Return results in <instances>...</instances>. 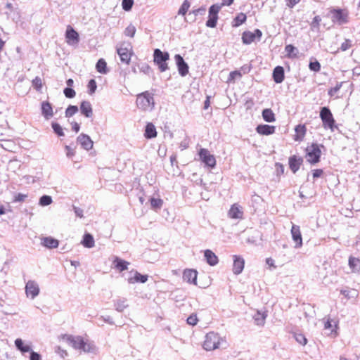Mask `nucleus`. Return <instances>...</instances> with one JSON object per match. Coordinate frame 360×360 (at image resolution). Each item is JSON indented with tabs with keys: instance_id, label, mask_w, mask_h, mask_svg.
Returning <instances> with one entry per match:
<instances>
[{
	"instance_id": "53",
	"label": "nucleus",
	"mask_w": 360,
	"mask_h": 360,
	"mask_svg": "<svg viewBox=\"0 0 360 360\" xmlns=\"http://www.w3.org/2000/svg\"><path fill=\"white\" fill-rule=\"evenodd\" d=\"M198 321V319L195 314H191L187 319V323L191 326H195Z\"/></svg>"
},
{
	"instance_id": "55",
	"label": "nucleus",
	"mask_w": 360,
	"mask_h": 360,
	"mask_svg": "<svg viewBox=\"0 0 360 360\" xmlns=\"http://www.w3.org/2000/svg\"><path fill=\"white\" fill-rule=\"evenodd\" d=\"M65 149L66 151V156L69 158L73 157L75 155V148L70 146H65Z\"/></svg>"
},
{
	"instance_id": "4",
	"label": "nucleus",
	"mask_w": 360,
	"mask_h": 360,
	"mask_svg": "<svg viewBox=\"0 0 360 360\" xmlns=\"http://www.w3.org/2000/svg\"><path fill=\"white\" fill-rule=\"evenodd\" d=\"M320 117L325 129H329L331 131H334L335 128V120L330 109L327 107H323L320 111Z\"/></svg>"
},
{
	"instance_id": "38",
	"label": "nucleus",
	"mask_w": 360,
	"mask_h": 360,
	"mask_svg": "<svg viewBox=\"0 0 360 360\" xmlns=\"http://www.w3.org/2000/svg\"><path fill=\"white\" fill-rule=\"evenodd\" d=\"M96 70L101 74L107 73L106 62L103 59H99L96 65Z\"/></svg>"
},
{
	"instance_id": "50",
	"label": "nucleus",
	"mask_w": 360,
	"mask_h": 360,
	"mask_svg": "<svg viewBox=\"0 0 360 360\" xmlns=\"http://www.w3.org/2000/svg\"><path fill=\"white\" fill-rule=\"evenodd\" d=\"M55 352L58 354L61 358H65L68 356V353L66 349L62 348L60 346H57L55 348Z\"/></svg>"
},
{
	"instance_id": "33",
	"label": "nucleus",
	"mask_w": 360,
	"mask_h": 360,
	"mask_svg": "<svg viewBox=\"0 0 360 360\" xmlns=\"http://www.w3.org/2000/svg\"><path fill=\"white\" fill-rule=\"evenodd\" d=\"M113 264L115 265V267L116 269H117L120 271H122L128 269L129 262L121 259L119 257H115V259L113 261Z\"/></svg>"
},
{
	"instance_id": "3",
	"label": "nucleus",
	"mask_w": 360,
	"mask_h": 360,
	"mask_svg": "<svg viewBox=\"0 0 360 360\" xmlns=\"http://www.w3.org/2000/svg\"><path fill=\"white\" fill-rule=\"evenodd\" d=\"M154 63L158 66L160 72H165L168 70L167 60L169 59V54L167 52H163L156 49L153 53Z\"/></svg>"
},
{
	"instance_id": "5",
	"label": "nucleus",
	"mask_w": 360,
	"mask_h": 360,
	"mask_svg": "<svg viewBox=\"0 0 360 360\" xmlns=\"http://www.w3.org/2000/svg\"><path fill=\"white\" fill-rule=\"evenodd\" d=\"M117 53L122 62L129 64L133 53L131 44L122 42L117 47Z\"/></svg>"
},
{
	"instance_id": "57",
	"label": "nucleus",
	"mask_w": 360,
	"mask_h": 360,
	"mask_svg": "<svg viewBox=\"0 0 360 360\" xmlns=\"http://www.w3.org/2000/svg\"><path fill=\"white\" fill-rule=\"evenodd\" d=\"M295 50H296V49L292 45L290 44L287 45L285 48V51L287 53V55L290 57L295 55L293 53Z\"/></svg>"
},
{
	"instance_id": "56",
	"label": "nucleus",
	"mask_w": 360,
	"mask_h": 360,
	"mask_svg": "<svg viewBox=\"0 0 360 360\" xmlns=\"http://www.w3.org/2000/svg\"><path fill=\"white\" fill-rule=\"evenodd\" d=\"M309 69L312 71L319 72L321 69V65L318 61L310 62Z\"/></svg>"
},
{
	"instance_id": "63",
	"label": "nucleus",
	"mask_w": 360,
	"mask_h": 360,
	"mask_svg": "<svg viewBox=\"0 0 360 360\" xmlns=\"http://www.w3.org/2000/svg\"><path fill=\"white\" fill-rule=\"evenodd\" d=\"M141 71H142L143 72H144L145 74H150V68L148 65L147 64H145V65H143L141 68Z\"/></svg>"
},
{
	"instance_id": "52",
	"label": "nucleus",
	"mask_w": 360,
	"mask_h": 360,
	"mask_svg": "<svg viewBox=\"0 0 360 360\" xmlns=\"http://www.w3.org/2000/svg\"><path fill=\"white\" fill-rule=\"evenodd\" d=\"M97 85L94 79H91L88 84L89 94L92 95L96 90Z\"/></svg>"
},
{
	"instance_id": "45",
	"label": "nucleus",
	"mask_w": 360,
	"mask_h": 360,
	"mask_svg": "<svg viewBox=\"0 0 360 360\" xmlns=\"http://www.w3.org/2000/svg\"><path fill=\"white\" fill-rule=\"evenodd\" d=\"M235 24L233 26L238 27L246 20L245 14L240 13L235 18Z\"/></svg>"
},
{
	"instance_id": "2",
	"label": "nucleus",
	"mask_w": 360,
	"mask_h": 360,
	"mask_svg": "<svg viewBox=\"0 0 360 360\" xmlns=\"http://www.w3.org/2000/svg\"><path fill=\"white\" fill-rule=\"evenodd\" d=\"M226 344V340L218 333L210 332L205 336L202 347L206 351H213L219 349Z\"/></svg>"
},
{
	"instance_id": "28",
	"label": "nucleus",
	"mask_w": 360,
	"mask_h": 360,
	"mask_svg": "<svg viewBox=\"0 0 360 360\" xmlns=\"http://www.w3.org/2000/svg\"><path fill=\"white\" fill-rule=\"evenodd\" d=\"M302 163V159L296 156H292L289 158V167L293 173H295Z\"/></svg>"
},
{
	"instance_id": "39",
	"label": "nucleus",
	"mask_w": 360,
	"mask_h": 360,
	"mask_svg": "<svg viewBox=\"0 0 360 360\" xmlns=\"http://www.w3.org/2000/svg\"><path fill=\"white\" fill-rule=\"evenodd\" d=\"M342 85V82L338 83L333 88H331L328 90V95L330 97H335L336 98H338V96L337 95L340 89H341Z\"/></svg>"
},
{
	"instance_id": "36",
	"label": "nucleus",
	"mask_w": 360,
	"mask_h": 360,
	"mask_svg": "<svg viewBox=\"0 0 360 360\" xmlns=\"http://www.w3.org/2000/svg\"><path fill=\"white\" fill-rule=\"evenodd\" d=\"M262 117L267 122L275 121V115L271 109L266 108L262 111Z\"/></svg>"
},
{
	"instance_id": "60",
	"label": "nucleus",
	"mask_w": 360,
	"mask_h": 360,
	"mask_svg": "<svg viewBox=\"0 0 360 360\" xmlns=\"http://www.w3.org/2000/svg\"><path fill=\"white\" fill-rule=\"evenodd\" d=\"M32 84L37 89H40L41 87V80L38 77L33 79Z\"/></svg>"
},
{
	"instance_id": "32",
	"label": "nucleus",
	"mask_w": 360,
	"mask_h": 360,
	"mask_svg": "<svg viewBox=\"0 0 360 360\" xmlns=\"http://www.w3.org/2000/svg\"><path fill=\"white\" fill-rule=\"evenodd\" d=\"M144 136L147 139H153L157 136L156 129L153 124H147L145 129Z\"/></svg>"
},
{
	"instance_id": "61",
	"label": "nucleus",
	"mask_w": 360,
	"mask_h": 360,
	"mask_svg": "<svg viewBox=\"0 0 360 360\" xmlns=\"http://www.w3.org/2000/svg\"><path fill=\"white\" fill-rule=\"evenodd\" d=\"M30 360H41V356L38 353L34 352L32 350L30 352Z\"/></svg>"
},
{
	"instance_id": "23",
	"label": "nucleus",
	"mask_w": 360,
	"mask_h": 360,
	"mask_svg": "<svg viewBox=\"0 0 360 360\" xmlns=\"http://www.w3.org/2000/svg\"><path fill=\"white\" fill-rule=\"evenodd\" d=\"M295 135L294 136V140L295 141H302L306 134L307 127L304 124H299L295 128Z\"/></svg>"
},
{
	"instance_id": "31",
	"label": "nucleus",
	"mask_w": 360,
	"mask_h": 360,
	"mask_svg": "<svg viewBox=\"0 0 360 360\" xmlns=\"http://www.w3.org/2000/svg\"><path fill=\"white\" fill-rule=\"evenodd\" d=\"M58 240L51 237H44L41 239V245L48 248H56Z\"/></svg>"
},
{
	"instance_id": "22",
	"label": "nucleus",
	"mask_w": 360,
	"mask_h": 360,
	"mask_svg": "<svg viewBox=\"0 0 360 360\" xmlns=\"http://www.w3.org/2000/svg\"><path fill=\"white\" fill-rule=\"evenodd\" d=\"M41 114L46 120L51 119L53 115V111L51 103L44 101L41 103Z\"/></svg>"
},
{
	"instance_id": "6",
	"label": "nucleus",
	"mask_w": 360,
	"mask_h": 360,
	"mask_svg": "<svg viewBox=\"0 0 360 360\" xmlns=\"http://www.w3.org/2000/svg\"><path fill=\"white\" fill-rule=\"evenodd\" d=\"M137 106L142 110H148L153 105V97L148 91L139 94L136 99Z\"/></svg>"
},
{
	"instance_id": "21",
	"label": "nucleus",
	"mask_w": 360,
	"mask_h": 360,
	"mask_svg": "<svg viewBox=\"0 0 360 360\" xmlns=\"http://www.w3.org/2000/svg\"><path fill=\"white\" fill-rule=\"evenodd\" d=\"M15 345L22 354L32 351L31 344L30 342H25L20 338H17L15 340Z\"/></svg>"
},
{
	"instance_id": "18",
	"label": "nucleus",
	"mask_w": 360,
	"mask_h": 360,
	"mask_svg": "<svg viewBox=\"0 0 360 360\" xmlns=\"http://www.w3.org/2000/svg\"><path fill=\"white\" fill-rule=\"evenodd\" d=\"M77 141L86 150H89L93 148L94 142L91 138L84 134H81L77 138Z\"/></svg>"
},
{
	"instance_id": "15",
	"label": "nucleus",
	"mask_w": 360,
	"mask_h": 360,
	"mask_svg": "<svg viewBox=\"0 0 360 360\" xmlns=\"http://www.w3.org/2000/svg\"><path fill=\"white\" fill-rule=\"evenodd\" d=\"M174 60L181 76L185 77L188 73V65L179 54L174 56Z\"/></svg>"
},
{
	"instance_id": "12",
	"label": "nucleus",
	"mask_w": 360,
	"mask_h": 360,
	"mask_svg": "<svg viewBox=\"0 0 360 360\" xmlns=\"http://www.w3.org/2000/svg\"><path fill=\"white\" fill-rule=\"evenodd\" d=\"M324 324V329L328 330V335L335 337L337 335L338 321L327 317L323 320Z\"/></svg>"
},
{
	"instance_id": "25",
	"label": "nucleus",
	"mask_w": 360,
	"mask_h": 360,
	"mask_svg": "<svg viewBox=\"0 0 360 360\" xmlns=\"http://www.w3.org/2000/svg\"><path fill=\"white\" fill-rule=\"evenodd\" d=\"M266 316L267 314L265 311H257L253 315V319L256 325L263 326L265 323Z\"/></svg>"
},
{
	"instance_id": "34",
	"label": "nucleus",
	"mask_w": 360,
	"mask_h": 360,
	"mask_svg": "<svg viewBox=\"0 0 360 360\" xmlns=\"http://www.w3.org/2000/svg\"><path fill=\"white\" fill-rule=\"evenodd\" d=\"M129 306L128 302L126 299H117L115 301V309L120 312L123 311Z\"/></svg>"
},
{
	"instance_id": "11",
	"label": "nucleus",
	"mask_w": 360,
	"mask_h": 360,
	"mask_svg": "<svg viewBox=\"0 0 360 360\" xmlns=\"http://www.w3.org/2000/svg\"><path fill=\"white\" fill-rule=\"evenodd\" d=\"M199 156L200 160L208 167L212 168L214 167L216 165V160L213 155L210 154V151L205 148H201L199 151Z\"/></svg>"
},
{
	"instance_id": "44",
	"label": "nucleus",
	"mask_w": 360,
	"mask_h": 360,
	"mask_svg": "<svg viewBox=\"0 0 360 360\" xmlns=\"http://www.w3.org/2000/svg\"><path fill=\"white\" fill-rule=\"evenodd\" d=\"M295 340L300 345L304 346L307 343V340L305 336L301 333H295L294 335Z\"/></svg>"
},
{
	"instance_id": "58",
	"label": "nucleus",
	"mask_w": 360,
	"mask_h": 360,
	"mask_svg": "<svg viewBox=\"0 0 360 360\" xmlns=\"http://www.w3.org/2000/svg\"><path fill=\"white\" fill-rule=\"evenodd\" d=\"M352 46L351 41L349 39H346L342 44H341V50L342 51H347L348 49H349Z\"/></svg>"
},
{
	"instance_id": "37",
	"label": "nucleus",
	"mask_w": 360,
	"mask_h": 360,
	"mask_svg": "<svg viewBox=\"0 0 360 360\" xmlns=\"http://www.w3.org/2000/svg\"><path fill=\"white\" fill-rule=\"evenodd\" d=\"M150 202L151 208L155 210H160L163 205V200L160 198H151Z\"/></svg>"
},
{
	"instance_id": "42",
	"label": "nucleus",
	"mask_w": 360,
	"mask_h": 360,
	"mask_svg": "<svg viewBox=\"0 0 360 360\" xmlns=\"http://www.w3.org/2000/svg\"><path fill=\"white\" fill-rule=\"evenodd\" d=\"M136 27L133 25L130 24L128 25L125 30H124V34L127 37H134L136 33Z\"/></svg>"
},
{
	"instance_id": "40",
	"label": "nucleus",
	"mask_w": 360,
	"mask_h": 360,
	"mask_svg": "<svg viewBox=\"0 0 360 360\" xmlns=\"http://www.w3.org/2000/svg\"><path fill=\"white\" fill-rule=\"evenodd\" d=\"M190 8V3L188 0H185L183 4H181L179 11H178V14L179 15H184L186 12L188 11Z\"/></svg>"
},
{
	"instance_id": "29",
	"label": "nucleus",
	"mask_w": 360,
	"mask_h": 360,
	"mask_svg": "<svg viewBox=\"0 0 360 360\" xmlns=\"http://www.w3.org/2000/svg\"><path fill=\"white\" fill-rule=\"evenodd\" d=\"M348 264L352 273L360 271V259L354 257H349Z\"/></svg>"
},
{
	"instance_id": "41",
	"label": "nucleus",
	"mask_w": 360,
	"mask_h": 360,
	"mask_svg": "<svg viewBox=\"0 0 360 360\" xmlns=\"http://www.w3.org/2000/svg\"><path fill=\"white\" fill-rule=\"evenodd\" d=\"M52 203V198L49 195H43L40 198L39 204L41 206H47Z\"/></svg>"
},
{
	"instance_id": "27",
	"label": "nucleus",
	"mask_w": 360,
	"mask_h": 360,
	"mask_svg": "<svg viewBox=\"0 0 360 360\" xmlns=\"http://www.w3.org/2000/svg\"><path fill=\"white\" fill-rule=\"evenodd\" d=\"M80 111L86 117H91L93 115V110L90 102L82 101L80 105Z\"/></svg>"
},
{
	"instance_id": "26",
	"label": "nucleus",
	"mask_w": 360,
	"mask_h": 360,
	"mask_svg": "<svg viewBox=\"0 0 360 360\" xmlns=\"http://www.w3.org/2000/svg\"><path fill=\"white\" fill-rule=\"evenodd\" d=\"M258 134L262 135H270L275 132V127L267 124H260L256 128Z\"/></svg>"
},
{
	"instance_id": "20",
	"label": "nucleus",
	"mask_w": 360,
	"mask_h": 360,
	"mask_svg": "<svg viewBox=\"0 0 360 360\" xmlns=\"http://www.w3.org/2000/svg\"><path fill=\"white\" fill-rule=\"evenodd\" d=\"M228 215L231 219H240L243 218V211L241 206H240L238 204H233L229 212Z\"/></svg>"
},
{
	"instance_id": "43",
	"label": "nucleus",
	"mask_w": 360,
	"mask_h": 360,
	"mask_svg": "<svg viewBox=\"0 0 360 360\" xmlns=\"http://www.w3.org/2000/svg\"><path fill=\"white\" fill-rule=\"evenodd\" d=\"M51 125H52V128H53L54 132L58 136H64L63 129L58 123L53 122Z\"/></svg>"
},
{
	"instance_id": "16",
	"label": "nucleus",
	"mask_w": 360,
	"mask_h": 360,
	"mask_svg": "<svg viewBox=\"0 0 360 360\" xmlns=\"http://www.w3.org/2000/svg\"><path fill=\"white\" fill-rule=\"evenodd\" d=\"M198 271L195 269H187L183 272V280L188 283L197 285Z\"/></svg>"
},
{
	"instance_id": "46",
	"label": "nucleus",
	"mask_w": 360,
	"mask_h": 360,
	"mask_svg": "<svg viewBox=\"0 0 360 360\" xmlns=\"http://www.w3.org/2000/svg\"><path fill=\"white\" fill-rule=\"evenodd\" d=\"M217 19H218V16L209 15V18L206 22V25L207 27H212V28L215 27L217 25Z\"/></svg>"
},
{
	"instance_id": "30",
	"label": "nucleus",
	"mask_w": 360,
	"mask_h": 360,
	"mask_svg": "<svg viewBox=\"0 0 360 360\" xmlns=\"http://www.w3.org/2000/svg\"><path fill=\"white\" fill-rule=\"evenodd\" d=\"M274 80L276 83H281L284 79V70L281 66H277L273 72Z\"/></svg>"
},
{
	"instance_id": "17",
	"label": "nucleus",
	"mask_w": 360,
	"mask_h": 360,
	"mask_svg": "<svg viewBox=\"0 0 360 360\" xmlns=\"http://www.w3.org/2000/svg\"><path fill=\"white\" fill-rule=\"evenodd\" d=\"M291 235L293 241L295 243V248H300L302 246V238L299 226L292 225L291 228Z\"/></svg>"
},
{
	"instance_id": "48",
	"label": "nucleus",
	"mask_w": 360,
	"mask_h": 360,
	"mask_svg": "<svg viewBox=\"0 0 360 360\" xmlns=\"http://www.w3.org/2000/svg\"><path fill=\"white\" fill-rule=\"evenodd\" d=\"M221 6H222L221 5H217V4L212 5L209 9V15L218 16L217 15L218 13L220 11Z\"/></svg>"
},
{
	"instance_id": "1",
	"label": "nucleus",
	"mask_w": 360,
	"mask_h": 360,
	"mask_svg": "<svg viewBox=\"0 0 360 360\" xmlns=\"http://www.w3.org/2000/svg\"><path fill=\"white\" fill-rule=\"evenodd\" d=\"M58 339L60 342L80 352L95 354L97 352V347L94 342L84 339L80 335L62 334L58 337Z\"/></svg>"
},
{
	"instance_id": "54",
	"label": "nucleus",
	"mask_w": 360,
	"mask_h": 360,
	"mask_svg": "<svg viewBox=\"0 0 360 360\" xmlns=\"http://www.w3.org/2000/svg\"><path fill=\"white\" fill-rule=\"evenodd\" d=\"M63 92L65 96L69 98H74L76 95L75 90L71 88H65Z\"/></svg>"
},
{
	"instance_id": "10",
	"label": "nucleus",
	"mask_w": 360,
	"mask_h": 360,
	"mask_svg": "<svg viewBox=\"0 0 360 360\" xmlns=\"http://www.w3.org/2000/svg\"><path fill=\"white\" fill-rule=\"evenodd\" d=\"M148 278V275H142L134 269L129 271L125 277V279L129 284H134L137 283H145L147 282Z\"/></svg>"
},
{
	"instance_id": "49",
	"label": "nucleus",
	"mask_w": 360,
	"mask_h": 360,
	"mask_svg": "<svg viewBox=\"0 0 360 360\" xmlns=\"http://www.w3.org/2000/svg\"><path fill=\"white\" fill-rule=\"evenodd\" d=\"M133 4L134 0H122V8L126 11H130L133 6Z\"/></svg>"
},
{
	"instance_id": "8",
	"label": "nucleus",
	"mask_w": 360,
	"mask_h": 360,
	"mask_svg": "<svg viewBox=\"0 0 360 360\" xmlns=\"http://www.w3.org/2000/svg\"><path fill=\"white\" fill-rule=\"evenodd\" d=\"M306 158L311 163H316L319 161L321 150L318 145L311 144L306 148Z\"/></svg>"
},
{
	"instance_id": "64",
	"label": "nucleus",
	"mask_w": 360,
	"mask_h": 360,
	"mask_svg": "<svg viewBox=\"0 0 360 360\" xmlns=\"http://www.w3.org/2000/svg\"><path fill=\"white\" fill-rule=\"evenodd\" d=\"M321 21V18L319 15L315 16L312 21V25L314 27H319Z\"/></svg>"
},
{
	"instance_id": "9",
	"label": "nucleus",
	"mask_w": 360,
	"mask_h": 360,
	"mask_svg": "<svg viewBox=\"0 0 360 360\" xmlns=\"http://www.w3.org/2000/svg\"><path fill=\"white\" fill-rule=\"evenodd\" d=\"M331 20L334 23L340 25L348 22V13L342 9H333L330 11Z\"/></svg>"
},
{
	"instance_id": "51",
	"label": "nucleus",
	"mask_w": 360,
	"mask_h": 360,
	"mask_svg": "<svg viewBox=\"0 0 360 360\" xmlns=\"http://www.w3.org/2000/svg\"><path fill=\"white\" fill-rule=\"evenodd\" d=\"M241 75H242L239 71L231 72L229 74L228 82H234L235 79L240 78Z\"/></svg>"
},
{
	"instance_id": "47",
	"label": "nucleus",
	"mask_w": 360,
	"mask_h": 360,
	"mask_svg": "<svg viewBox=\"0 0 360 360\" xmlns=\"http://www.w3.org/2000/svg\"><path fill=\"white\" fill-rule=\"evenodd\" d=\"M78 111V108L75 105H70L65 110V116L67 117H72L73 115L77 113Z\"/></svg>"
},
{
	"instance_id": "19",
	"label": "nucleus",
	"mask_w": 360,
	"mask_h": 360,
	"mask_svg": "<svg viewBox=\"0 0 360 360\" xmlns=\"http://www.w3.org/2000/svg\"><path fill=\"white\" fill-rule=\"evenodd\" d=\"M233 269H232L233 273L236 275H238L243 271V270L244 269L245 261L243 257L238 256V255H234L233 257Z\"/></svg>"
},
{
	"instance_id": "62",
	"label": "nucleus",
	"mask_w": 360,
	"mask_h": 360,
	"mask_svg": "<svg viewBox=\"0 0 360 360\" xmlns=\"http://www.w3.org/2000/svg\"><path fill=\"white\" fill-rule=\"evenodd\" d=\"M275 167L278 174H283L284 167L282 164L277 162L276 163Z\"/></svg>"
},
{
	"instance_id": "14",
	"label": "nucleus",
	"mask_w": 360,
	"mask_h": 360,
	"mask_svg": "<svg viewBox=\"0 0 360 360\" xmlns=\"http://www.w3.org/2000/svg\"><path fill=\"white\" fill-rule=\"evenodd\" d=\"M262 32L257 29L252 32L250 31L244 32L242 36L243 42L245 44H250L253 42L256 38L259 39L262 37Z\"/></svg>"
},
{
	"instance_id": "59",
	"label": "nucleus",
	"mask_w": 360,
	"mask_h": 360,
	"mask_svg": "<svg viewBox=\"0 0 360 360\" xmlns=\"http://www.w3.org/2000/svg\"><path fill=\"white\" fill-rule=\"evenodd\" d=\"M286 1V6L288 8H293L296 4H297L300 0H285Z\"/></svg>"
},
{
	"instance_id": "7",
	"label": "nucleus",
	"mask_w": 360,
	"mask_h": 360,
	"mask_svg": "<svg viewBox=\"0 0 360 360\" xmlns=\"http://www.w3.org/2000/svg\"><path fill=\"white\" fill-rule=\"evenodd\" d=\"M25 295L27 298L35 299L40 292V288L38 283L33 280H29L25 287Z\"/></svg>"
},
{
	"instance_id": "24",
	"label": "nucleus",
	"mask_w": 360,
	"mask_h": 360,
	"mask_svg": "<svg viewBox=\"0 0 360 360\" xmlns=\"http://www.w3.org/2000/svg\"><path fill=\"white\" fill-rule=\"evenodd\" d=\"M204 257L207 264L210 266H215L219 262L217 256L210 250L204 251Z\"/></svg>"
},
{
	"instance_id": "13",
	"label": "nucleus",
	"mask_w": 360,
	"mask_h": 360,
	"mask_svg": "<svg viewBox=\"0 0 360 360\" xmlns=\"http://www.w3.org/2000/svg\"><path fill=\"white\" fill-rule=\"evenodd\" d=\"M66 42L70 46H77L79 41V34L70 26L65 32Z\"/></svg>"
},
{
	"instance_id": "35",
	"label": "nucleus",
	"mask_w": 360,
	"mask_h": 360,
	"mask_svg": "<svg viewBox=\"0 0 360 360\" xmlns=\"http://www.w3.org/2000/svg\"><path fill=\"white\" fill-rule=\"evenodd\" d=\"M82 244L87 248H91L94 246L95 242L93 236L89 233H86L82 241Z\"/></svg>"
}]
</instances>
